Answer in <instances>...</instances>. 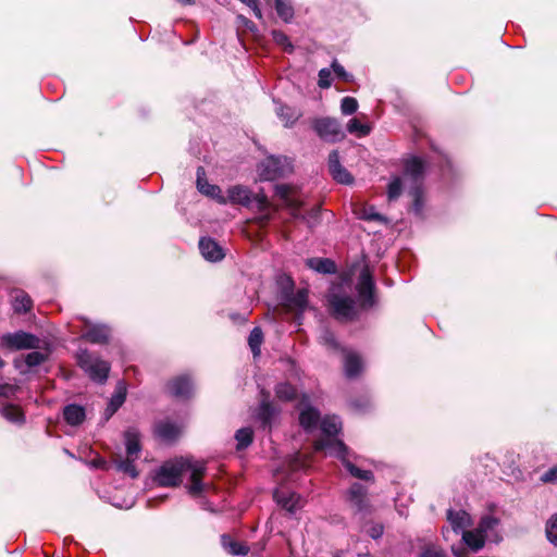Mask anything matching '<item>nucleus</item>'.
Segmentation results:
<instances>
[{"instance_id":"e433bc0d","label":"nucleus","mask_w":557,"mask_h":557,"mask_svg":"<svg viewBox=\"0 0 557 557\" xmlns=\"http://www.w3.org/2000/svg\"><path fill=\"white\" fill-rule=\"evenodd\" d=\"M263 341L262 330L258 326L253 327L248 337L249 347L255 357L260 355V346Z\"/></svg>"},{"instance_id":"6e6552de","label":"nucleus","mask_w":557,"mask_h":557,"mask_svg":"<svg viewBox=\"0 0 557 557\" xmlns=\"http://www.w3.org/2000/svg\"><path fill=\"white\" fill-rule=\"evenodd\" d=\"M260 177L264 181H273L285 176L293 171L292 159L282 156H269L259 164Z\"/></svg>"},{"instance_id":"f8f14e48","label":"nucleus","mask_w":557,"mask_h":557,"mask_svg":"<svg viewBox=\"0 0 557 557\" xmlns=\"http://www.w3.org/2000/svg\"><path fill=\"white\" fill-rule=\"evenodd\" d=\"M356 288L363 305L371 307L374 304V281L368 268L361 270Z\"/></svg>"},{"instance_id":"39448f33","label":"nucleus","mask_w":557,"mask_h":557,"mask_svg":"<svg viewBox=\"0 0 557 557\" xmlns=\"http://www.w3.org/2000/svg\"><path fill=\"white\" fill-rule=\"evenodd\" d=\"M227 202L242 205L246 208H255L260 214L259 221L261 224L269 222L271 219L269 211L270 202L267 197L264 195L252 196L250 189L245 186L236 185L230 187L227 189Z\"/></svg>"},{"instance_id":"c85d7f7f","label":"nucleus","mask_w":557,"mask_h":557,"mask_svg":"<svg viewBox=\"0 0 557 557\" xmlns=\"http://www.w3.org/2000/svg\"><path fill=\"white\" fill-rule=\"evenodd\" d=\"M221 543L224 549L233 556H245L249 553V547L243 543L233 541L230 535L223 534Z\"/></svg>"},{"instance_id":"49530a36","label":"nucleus","mask_w":557,"mask_h":557,"mask_svg":"<svg viewBox=\"0 0 557 557\" xmlns=\"http://www.w3.org/2000/svg\"><path fill=\"white\" fill-rule=\"evenodd\" d=\"M272 38L274 40L275 44H277L278 46H282L285 50L287 51H293V45L288 38V36L283 33L282 30H272Z\"/></svg>"},{"instance_id":"20e7f679","label":"nucleus","mask_w":557,"mask_h":557,"mask_svg":"<svg viewBox=\"0 0 557 557\" xmlns=\"http://www.w3.org/2000/svg\"><path fill=\"white\" fill-rule=\"evenodd\" d=\"M275 195L280 197L284 206L289 210L290 215L307 224L308 227H314L320 221V208L314 207L307 213H301L302 199L296 190L287 184L275 185Z\"/></svg>"},{"instance_id":"393cba45","label":"nucleus","mask_w":557,"mask_h":557,"mask_svg":"<svg viewBox=\"0 0 557 557\" xmlns=\"http://www.w3.org/2000/svg\"><path fill=\"white\" fill-rule=\"evenodd\" d=\"M268 399L269 394L264 395L257 410V419L263 424V426H270L273 418L277 413V410L269 403Z\"/></svg>"},{"instance_id":"4468645a","label":"nucleus","mask_w":557,"mask_h":557,"mask_svg":"<svg viewBox=\"0 0 557 557\" xmlns=\"http://www.w3.org/2000/svg\"><path fill=\"white\" fill-rule=\"evenodd\" d=\"M197 189L205 196L216 200L221 205L226 203V198L218 185L209 184L206 178V171L202 166L197 168Z\"/></svg>"},{"instance_id":"0e129e2a","label":"nucleus","mask_w":557,"mask_h":557,"mask_svg":"<svg viewBox=\"0 0 557 557\" xmlns=\"http://www.w3.org/2000/svg\"><path fill=\"white\" fill-rule=\"evenodd\" d=\"M15 368H20L18 360H15Z\"/></svg>"},{"instance_id":"4be33fe9","label":"nucleus","mask_w":557,"mask_h":557,"mask_svg":"<svg viewBox=\"0 0 557 557\" xmlns=\"http://www.w3.org/2000/svg\"><path fill=\"white\" fill-rule=\"evenodd\" d=\"M154 433L163 442H172L180 434V428L171 421H160L156 424Z\"/></svg>"},{"instance_id":"4c0bfd02","label":"nucleus","mask_w":557,"mask_h":557,"mask_svg":"<svg viewBox=\"0 0 557 557\" xmlns=\"http://www.w3.org/2000/svg\"><path fill=\"white\" fill-rule=\"evenodd\" d=\"M126 398V385L123 381H120L116 385L114 394L111 396L109 405L119 410L124 404Z\"/></svg>"},{"instance_id":"c9c22d12","label":"nucleus","mask_w":557,"mask_h":557,"mask_svg":"<svg viewBox=\"0 0 557 557\" xmlns=\"http://www.w3.org/2000/svg\"><path fill=\"white\" fill-rule=\"evenodd\" d=\"M358 218L366 221H377L382 224L387 223V219L376 212L375 208L372 206L362 207L358 212Z\"/></svg>"},{"instance_id":"79ce46f5","label":"nucleus","mask_w":557,"mask_h":557,"mask_svg":"<svg viewBox=\"0 0 557 557\" xmlns=\"http://www.w3.org/2000/svg\"><path fill=\"white\" fill-rule=\"evenodd\" d=\"M498 524V519L492 516H485L481 519L478 530L481 534H484V537H488L491 531H493Z\"/></svg>"},{"instance_id":"ea45409f","label":"nucleus","mask_w":557,"mask_h":557,"mask_svg":"<svg viewBox=\"0 0 557 557\" xmlns=\"http://www.w3.org/2000/svg\"><path fill=\"white\" fill-rule=\"evenodd\" d=\"M275 394L281 400H292L296 396V389L289 383H280L275 387Z\"/></svg>"},{"instance_id":"7c9ffc66","label":"nucleus","mask_w":557,"mask_h":557,"mask_svg":"<svg viewBox=\"0 0 557 557\" xmlns=\"http://www.w3.org/2000/svg\"><path fill=\"white\" fill-rule=\"evenodd\" d=\"M462 540L473 552L480 550L485 544L484 534H481L478 529L473 531H462Z\"/></svg>"},{"instance_id":"f3484780","label":"nucleus","mask_w":557,"mask_h":557,"mask_svg":"<svg viewBox=\"0 0 557 557\" xmlns=\"http://www.w3.org/2000/svg\"><path fill=\"white\" fill-rule=\"evenodd\" d=\"M273 497L282 508L286 509L292 513L295 512L300 507V496L294 492L286 491L282 487H278L274 491Z\"/></svg>"},{"instance_id":"a878e982","label":"nucleus","mask_w":557,"mask_h":557,"mask_svg":"<svg viewBox=\"0 0 557 557\" xmlns=\"http://www.w3.org/2000/svg\"><path fill=\"white\" fill-rule=\"evenodd\" d=\"M63 417L69 424L79 425L85 420V409L79 405L70 404L64 407Z\"/></svg>"},{"instance_id":"37998d69","label":"nucleus","mask_w":557,"mask_h":557,"mask_svg":"<svg viewBox=\"0 0 557 557\" xmlns=\"http://www.w3.org/2000/svg\"><path fill=\"white\" fill-rule=\"evenodd\" d=\"M47 359V355L41 351H32L24 357V363L28 369L41 364Z\"/></svg>"},{"instance_id":"58836bf2","label":"nucleus","mask_w":557,"mask_h":557,"mask_svg":"<svg viewBox=\"0 0 557 557\" xmlns=\"http://www.w3.org/2000/svg\"><path fill=\"white\" fill-rule=\"evenodd\" d=\"M134 457H127L125 460H120L116 462V469L125 474H128L131 478L135 479L138 476V471L135 466Z\"/></svg>"},{"instance_id":"ddd939ff","label":"nucleus","mask_w":557,"mask_h":557,"mask_svg":"<svg viewBox=\"0 0 557 557\" xmlns=\"http://www.w3.org/2000/svg\"><path fill=\"white\" fill-rule=\"evenodd\" d=\"M329 171L333 180L339 184L350 185L354 183L352 175L345 169L339 161V153L333 150L329 154L327 160Z\"/></svg>"},{"instance_id":"7ed1b4c3","label":"nucleus","mask_w":557,"mask_h":557,"mask_svg":"<svg viewBox=\"0 0 557 557\" xmlns=\"http://www.w3.org/2000/svg\"><path fill=\"white\" fill-rule=\"evenodd\" d=\"M313 447L315 451L325 450L327 455L338 458L354 478L362 481H373L372 471L362 470L351 461V458L356 459V456L349 451L343 441L334 443H331V441H317Z\"/></svg>"},{"instance_id":"bf43d9fd","label":"nucleus","mask_w":557,"mask_h":557,"mask_svg":"<svg viewBox=\"0 0 557 557\" xmlns=\"http://www.w3.org/2000/svg\"><path fill=\"white\" fill-rule=\"evenodd\" d=\"M5 389H10V391H12V389H13V387H12V386H10V385H1V386H0V395H7V391H5Z\"/></svg>"},{"instance_id":"0eeeda50","label":"nucleus","mask_w":557,"mask_h":557,"mask_svg":"<svg viewBox=\"0 0 557 557\" xmlns=\"http://www.w3.org/2000/svg\"><path fill=\"white\" fill-rule=\"evenodd\" d=\"M341 287H333L327 295V302L331 307L332 314L342 321H349L356 318L355 299L346 294L341 293Z\"/></svg>"},{"instance_id":"09e8293b","label":"nucleus","mask_w":557,"mask_h":557,"mask_svg":"<svg viewBox=\"0 0 557 557\" xmlns=\"http://www.w3.org/2000/svg\"><path fill=\"white\" fill-rule=\"evenodd\" d=\"M358 109V101L352 97H344L341 101V111L344 115H351Z\"/></svg>"},{"instance_id":"1a4fd4ad","label":"nucleus","mask_w":557,"mask_h":557,"mask_svg":"<svg viewBox=\"0 0 557 557\" xmlns=\"http://www.w3.org/2000/svg\"><path fill=\"white\" fill-rule=\"evenodd\" d=\"M311 126L317 135L327 143H337L345 137L342 125L335 117H317L311 122Z\"/></svg>"},{"instance_id":"603ef678","label":"nucleus","mask_w":557,"mask_h":557,"mask_svg":"<svg viewBox=\"0 0 557 557\" xmlns=\"http://www.w3.org/2000/svg\"><path fill=\"white\" fill-rule=\"evenodd\" d=\"M542 481L544 482H557V465L548 469L543 475Z\"/></svg>"},{"instance_id":"9b49d317","label":"nucleus","mask_w":557,"mask_h":557,"mask_svg":"<svg viewBox=\"0 0 557 557\" xmlns=\"http://www.w3.org/2000/svg\"><path fill=\"white\" fill-rule=\"evenodd\" d=\"M1 344L14 350L35 349L39 347V338L30 333L18 331L3 334L1 336Z\"/></svg>"},{"instance_id":"5701e85b","label":"nucleus","mask_w":557,"mask_h":557,"mask_svg":"<svg viewBox=\"0 0 557 557\" xmlns=\"http://www.w3.org/2000/svg\"><path fill=\"white\" fill-rule=\"evenodd\" d=\"M124 442L127 457L137 458L141 450L139 432L134 428L127 429L124 432Z\"/></svg>"},{"instance_id":"a18cd8bd","label":"nucleus","mask_w":557,"mask_h":557,"mask_svg":"<svg viewBox=\"0 0 557 557\" xmlns=\"http://www.w3.org/2000/svg\"><path fill=\"white\" fill-rule=\"evenodd\" d=\"M319 339H320V343L327 346L329 348H332V349L338 348V343L336 342L335 335L333 334L332 331H330L326 327H323L321 330Z\"/></svg>"},{"instance_id":"a211bd4d","label":"nucleus","mask_w":557,"mask_h":557,"mask_svg":"<svg viewBox=\"0 0 557 557\" xmlns=\"http://www.w3.org/2000/svg\"><path fill=\"white\" fill-rule=\"evenodd\" d=\"M82 337L91 344H104L109 341L110 329L104 324H90Z\"/></svg>"},{"instance_id":"423d86ee","label":"nucleus","mask_w":557,"mask_h":557,"mask_svg":"<svg viewBox=\"0 0 557 557\" xmlns=\"http://www.w3.org/2000/svg\"><path fill=\"white\" fill-rule=\"evenodd\" d=\"M77 364L97 383L103 384L110 372V363L94 356L87 349H79L76 354Z\"/></svg>"},{"instance_id":"c756f323","label":"nucleus","mask_w":557,"mask_h":557,"mask_svg":"<svg viewBox=\"0 0 557 557\" xmlns=\"http://www.w3.org/2000/svg\"><path fill=\"white\" fill-rule=\"evenodd\" d=\"M284 300L287 306L302 312L308 305V292L307 289H299L296 294H286Z\"/></svg>"},{"instance_id":"412c9836","label":"nucleus","mask_w":557,"mask_h":557,"mask_svg":"<svg viewBox=\"0 0 557 557\" xmlns=\"http://www.w3.org/2000/svg\"><path fill=\"white\" fill-rule=\"evenodd\" d=\"M344 371L348 379H354L362 371V361L358 354L354 351H345Z\"/></svg>"},{"instance_id":"de8ad7c7","label":"nucleus","mask_w":557,"mask_h":557,"mask_svg":"<svg viewBox=\"0 0 557 557\" xmlns=\"http://www.w3.org/2000/svg\"><path fill=\"white\" fill-rule=\"evenodd\" d=\"M546 536L547 540L557 546V513L553 515L546 524Z\"/></svg>"},{"instance_id":"8fccbe9b","label":"nucleus","mask_w":557,"mask_h":557,"mask_svg":"<svg viewBox=\"0 0 557 557\" xmlns=\"http://www.w3.org/2000/svg\"><path fill=\"white\" fill-rule=\"evenodd\" d=\"M318 85L323 89H326L332 85V74L330 69L324 67L319 71Z\"/></svg>"},{"instance_id":"cd10ccee","label":"nucleus","mask_w":557,"mask_h":557,"mask_svg":"<svg viewBox=\"0 0 557 557\" xmlns=\"http://www.w3.org/2000/svg\"><path fill=\"white\" fill-rule=\"evenodd\" d=\"M319 419H320L319 411L310 406L302 409L299 414L300 425L306 431H312L313 429H315Z\"/></svg>"},{"instance_id":"13d9d810","label":"nucleus","mask_w":557,"mask_h":557,"mask_svg":"<svg viewBox=\"0 0 557 557\" xmlns=\"http://www.w3.org/2000/svg\"><path fill=\"white\" fill-rule=\"evenodd\" d=\"M117 410L115 408H113L112 406H110L108 404L106 410H104V416H106V420H109Z\"/></svg>"},{"instance_id":"aec40b11","label":"nucleus","mask_w":557,"mask_h":557,"mask_svg":"<svg viewBox=\"0 0 557 557\" xmlns=\"http://www.w3.org/2000/svg\"><path fill=\"white\" fill-rule=\"evenodd\" d=\"M342 430V421L337 416H326L321 421V431L325 435L320 441H331V443L337 442L333 437Z\"/></svg>"},{"instance_id":"c03bdc74","label":"nucleus","mask_w":557,"mask_h":557,"mask_svg":"<svg viewBox=\"0 0 557 557\" xmlns=\"http://www.w3.org/2000/svg\"><path fill=\"white\" fill-rule=\"evenodd\" d=\"M403 181L400 177L396 176L394 177L389 184H388V188H387V197H388V200H396L400 194H401V190H403Z\"/></svg>"},{"instance_id":"e2e57ef3","label":"nucleus","mask_w":557,"mask_h":557,"mask_svg":"<svg viewBox=\"0 0 557 557\" xmlns=\"http://www.w3.org/2000/svg\"><path fill=\"white\" fill-rule=\"evenodd\" d=\"M176 1L182 4H185V5H190L194 3V0H176Z\"/></svg>"},{"instance_id":"473e14b6","label":"nucleus","mask_w":557,"mask_h":557,"mask_svg":"<svg viewBox=\"0 0 557 557\" xmlns=\"http://www.w3.org/2000/svg\"><path fill=\"white\" fill-rule=\"evenodd\" d=\"M32 304V299L26 293L18 292L13 298L12 307L16 313H26L30 310Z\"/></svg>"},{"instance_id":"dca6fc26","label":"nucleus","mask_w":557,"mask_h":557,"mask_svg":"<svg viewBox=\"0 0 557 557\" xmlns=\"http://www.w3.org/2000/svg\"><path fill=\"white\" fill-rule=\"evenodd\" d=\"M199 250L201 256L211 262L221 261L225 256L223 248L210 237L200 238Z\"/></svg>"},{"instance_id":"6ab92c4d","label":"nucleus","mask_w":557,"mask_h":557,"mask_svg":"<svg viewBox=\"0 0 557 557\" xmlns=\"http://www.w3.org/2000/svg\"><path fill=\"white\" fill-rule=\"evenodd\" d=\"M275 113L285 127H292L302 115L300 110L280 102H275Z\"/></svg>"},{"instance_id":"f704fd0d","label":"nucleus","mask_w":557,"mask_h":557,"mask_svg":"<svg viewBox=\"0 0 557 557\" xmlns=\"http://www.w3.org/2000/svg\"><path fill=\"white\" fill-rule=\"evenodd\" d=\"M253 438V431L251 428H242L236 431L235 440L237 441L236 448L238 450L247 448Z\"/></svg>"},{"instance_id":"bb28decb","label":"nucleus","mask_w":557,"mask_h":557,"mask_svg":"<svg viewBox=\"0 0 557 557\" xmlns=\"http://www.w3.org/2000/svg\"><path fill=\"white\" fill-rule=\"evenodd\" d=\"M307 265L322 274H334L337 270L335 262L327 258H310L307 260Z\"/></svg>"},{"instance_id":"6e6d98bb","label":"nucleus","mask_w":557,"mask_h":557,"mask_svg":"<svg viewBox=\"0 0 557 557\" xmlns=\"http://www.w3.org/2000/svg\"><path fill=\"white\" fill-rule=\"evenodd\" d=\"M383 534V527L382 525H374L370 529V536L374 540L381 537Z\"/></svg>"},{"instance_id":"2f4dec72","label":"nucleus","mask_w":557,"mask_h":557,"mask_svg":"<svg viewBox=\"0 0 557 557\" xmlns=\"http://www.w3.org/2000/svg\"><path fill=\"white\" fill-rule=\"evenodd\" d=\"M1 416L8 420L9 422L23 424L25 421V416L22 410L14 405L3 406L0 410Z\"/></svg>"},{"instance_id":"052dcab7","label":"nucleus","mask_w":557,"mask_h":557,"mask_svg":"<svg viewBox=\"0 0 557 557\" xmlns=\"http://www.w3.org/2000/svg\"><path fill=\"white\" fill-rule=\"evenodd\" d=\"M201 508L205 509V510H209L211 512L214 511V509L212 508L211 504H200Z\"/></svg>"},{"instance_id":"4d7b16f0","label":"nucleus","mask_w":557,"mask_h":557,"mask_svg":"<svg viewBox=\"0 0 557 557\" xmlns=\"http://www.w3.org/2000/svg\"><path fill=\"white\" fill-rule=\"evenodd\" d=\"M259 2H255V5H249V8L252 10L253 12V15L258 18V20H262L263 15H262V12L259 8Z\"/></svg>"},{"instance_id":"864d4df0","label":"nucleus","mask_w":557,"mask_h":557,"mask_svg":"<svg viewBox=\"0 0 557 557\" xmlns=\"http://www.w3.org/2000/svg\"><path fill=\"white\" fill-rule=\"evenodd\" d=\"M419 557H445L443 552L440 549H436L434 547H428L425 548Z\"/></svg>"},{"instance_id":"f03ea898","label":"nucleus","mask_w":557,"mask_h":557,"mask_svg":"<svg viewBox=\"0 0 557 557\" xmlns=\"http://www.w3.org/2000/svg\"><path fill=\"white\" fill-rule=\"evenodd\" d=\"M425 163L419 157H411L405 161L404 178L408 194L412 197V211L420 215L423 210V175Z\"/></svg>"},{"instance_id":"2eb2a0df","label":"nucleus","mask_w":557,"mask_h":557,"mask_svg":"<svg viewBox=\"0 0 557 557\" xmlns=\"http://www.w3.org/2000/svg\"><path fill=\"white\" fill-rule=\"evenodd\" d=\"M168 387L172 396L181 399L189 398L194 391L191 379L185 374L171 380Z\"/></svg>"},{"instance_id":"b1692460","label":"nucleus","mask_w":557,"mask_h":557,"mask_svg":"<svg viewBox=\"0 0 557 557\" xmlns=\"http://www.w3.org/2000/svg\"><path fill=\"white\" fill-rule=\"evenodd\" d=\"M447 519L456 533L465 531L471 524V517L465 510L455 511L449 509L447 511Z\"/></svg>"},{"instance_id":"3c124183","label":"nucleus","mask_w":557,"mask_h":557,"mask_svg":"<svg viewBox=\"0 0 557 557\" xmlns=\"http://www.w3.org/2000/svg\"><path fill=\"white\" fill-rule=\"evenodd\" d=\"M331 66L336 76L344 79L345 82L351 81L352 76L347 73L344 66H342L337 61H333Z\"/></svg>"},{"instance_id":"9d476101","label":"nucleus","mask_w":557,"mask_h":557,"mask_svg":"<svg viewBox=\"0 0 557 557\" xmlns=\"http://www.w3.org/2000/svg\"><path fill=\"white\" fill-rule=\"evenodd\" d=\"M346 502L355 515H367L370 511L368 488L360 483H354L346 492Z\"/></svg>"},{"instance_id":"f257e3e1","label":"nucleus","mask_w":557,"mask_h":557,"mask_svg":"<svg viewBox=\"0 0 557 557\" xmlns=\"http://www.w3.org/2000/svg\"><path fill=\"white\" fill-rule=\"evenodd\" d=\"M187 472L190 479L187 490L193 497H199L202 493L214 488L212 484L201 481L206 473V462L191 457H177L165 461L156 471L154 481L163 487L177 486L182 482V475Z\"/></svg>"},{"instance_id":"5fc2aeb1","label":"nucleus","mask_w":557,"mask_h":557,"mask_svg":"<svg viewBox=\"0 0 557 557\" xmlns=\"http://www.w3.org/2000/svg\"><path fill=\"white\" fill-rule=\"evenodd\" d=\"M237 20L238 22L245 26L246 28H248L249 30L251 32H255L256 30V25L250 21L248 20L247 17H245L244 15H238L237 16Z\"/></svg>"},{"instance_id":"a19ab883","label":"nucleus","mask_w":557,"mask_h":557,"mask_svg":"<svg viewBox=\"0 0 557 557\" xmlns=\"http://www.w3.org/2000/svg\"><path fill=\"white\" fill-rule=\"evenodd\" d=\"M347 131L350 134H356L358 137H364L370 133L371 128L369 125L362 124L357 119H351L347 123Z\"/></svg>"},{"instance_id":"680f3d73","label":"nucleus","mask_w":557,"mask_h":557,"mask_svg":"<svg viewBox=\"0 0 557 557\" xmlns=\"http://www.w3.org/2000/svg\"><path fill=\"white\" fill-rule=\"evenodd\" d=\"M246 5H255V2H259V0H240Z\"/></svg>"},{"instance_id":"72a5a7b5","label":"nucleus","mask_w":557,"mask_h":557,"mask_svg":"<svg viewBox=\"0 0 557 557\" xmlns=\"http://www.w3.org/2000/svg\"><path fill=\"white\" fill-rule=\"evenodd\" d=\"M275 10L280 18L285 23L292 22L294 17V9L289 0H274Z\"/></svg>"}]
</instances>
